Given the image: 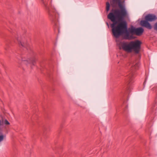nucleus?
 <instances>
[{
	"label": "nucleus",
	"mask_w": 157,
	"mask_h": 157,
	"mask_svg": "<svg viewBox=\"0 0 157 157\" xmlns=\"http://www.w3.org/2000/svg\"><path fill=\"white\" fill-rule=\"evenodd\" d=\"M127 30L128 32V35H127V33H123L120 35H119L118 37L115 36L114 35L113 33V35L116 38H118L119 36L121 35H124V38L126 39H129V34L130 33H131L132 34H136V28H134L133 26H132L131 28H129V31L128 29V27H127Z\"/></svg>",
	"instance_id": "obj_7"
},
{
	"label": "nucleus",
	"mask_w": 157,
	"mask_h": 157,
	"mask_svg": "<svg viewBox=\"0 0 157 157\" xmlns=\"http://www.w3.org/2000/svg\"><path fill=\"white\" fill-rule=\"evenodd\" d=\"M141 42L138 40L132 41L129 43L123 42L121 43L122 49L128 52L133 51L136 54L139 53L140 48Z\"/></svg>",
	"instance_id": "obj_3"
},
{
	"label": "nucleus",
	"mask_w": 157,
	"mask_h": 157,
	"mask_svg": "<svg viewBox=\"0 0 157 157\" xmlns=\"http://www.w3.org/2000/svg\"><path fill=\"white\" fill-rule=\"evenodd\" d=\"M124 1L121 0H112L110 4L113 7L118 6L120 9H112L107 16L108 19H110L113 23L111 25L112 32L116 37L124 33L128 35L127 30V23L124 21V19L128 15L124 4Z\"/></svg>",
	"instance_id": "obj_1"
},
{
	"label": "nucleus",
	"mask_w": 157,
	"mask_h": 157,
	"mask_svg": "<svg viewBox=\"0 0 157 157\" xmlns=\"http://www.w3.org/2000/svg\"><path fill=\"white\" fill-rule=\"evenodd\" d=\"M41 0L50 18L54 19L56 13L55 12L56 9L54 7L52 6L51 2L49 4V0Z\"/></svg>",
	"instance_id": "obj_4"
},
{
	"label": "nucleus",
	"mask_w": 157,
	"mask_h": 157,
	"mask_svg": "<svg viewBox=\"0 0 157 157\" xmlns=\"http://www.w3.org/2000/svg\"><path fill=\"white\" fill-rule=\"evenodd\" d=\"M21 60L22 62H26L27 63L29 62L30 63L31 65V68H32V67L31 65H33L34 66L35 65L36 61L37 60V59L35 58H34L31 59H30L29 60H25L23 58H21Z\"/></svg>",
	"instance_id": "obj_8"
},
{
	"label": "nucleus",
	"mask_w": 157,
	"mask_h": 157,
	"mask_svg": "<svg viewBox=\"0 0 157 157\" xmlns=\"http://www.w3.org/2000/svg\"><path fill=\"white\" fill-rule=\"evenodd\" d=\"M18 43L21 47L26 48L27 50L30 49L29 45L27 43L26 41L23 38L21 37H16Z\"/></svg>",
	"instance_id": "obj_6"
},
{
	"label": "nucleus",
	"mask_w": 157,
	"mask_h": 157,
	"mask_svg": "<svg viewBox=\"0 0 157 157\" xmlns=\"http://www.w3.org/2000/svg\"><path fill=\"white\" fill-rule=\"evenodd\" d=\"M144 31V29L142 27L136 28V34L137 36L141 35Z\"/></svg>",
	"instance_id": "obj_9"
},
{
	"label": "nucleus",
	"mask_w": 157,
	"mask_h": 157,
	"mask_svg": "<svg viewBox=\"0 0 157 157\" xmlns=\"http://www.w3.org/2000/svg\"><path fill=\"white\" fill-rule=\"evenodd\" d=\"M25 63V64H27V63Z\"/></svg>",
	"instance_id": "obj_14"
},
{
	"label": "nucleus",
	"mask_w": 157,
	"mask_h": 157,
	"mask_svg": "<svg viewBox=\"0 0 157 157\" xmlns=\"http://www.w3.org/2000/svg\"><path fill=\"white\" fill-rule=\"evenodd\" d=\"M110 8V4L108 2H107L106 3V10L107 11H108Z\"/></svg>",
	"instance_id": "obj_11"
},
{
	"label": "nucleus",
	"mask_w": 157,
	"mask_h": 157,
	"mask_svg": "<svg viewBox=\"0 0 157 157\" xmlns=\"http://www.w3.org/2000/svg\"><path fill=\"white\" fill-rule=\"evenodd\" d=\"M106 24H107V25L109 27V24L108 23V22L106 23Z\"/></svg>",
	"instance_id": "obj_13"
},
{
	"label": "nucleus",
	"mask_w": 157,
	"mask_h": 157,
	"mask_svg": "<svg viewBox=\"0 0 157 157\" xmlns=\"http://www.w3.org/2000/svg\"><path fill=\"white\" fill-rule=\"evenodd\" d=\"M1 122L2 124L6 125H8L10 124L9 122L6 119L2 118V120H1Z\"/></svg>",
	"instance_id": "obj_10"
},
{
	"label": "nucleus",
	"mask_w": 157,
	"mask_h": 157,
	"mask_svg": "<svg viewBox=\"0 0 157 157\" xmlns=\"http://www.w3.org/2000/svg\"><path fill=\"white\" fill-rule=\"evenodd\" d=\"M145 20H142L141 21V25L148 29H151L152 28V26L148 21H152L156 20V16L154 15L149 14L145 16Z\"/></svg>",
	"instance_id": "obj_5"
},
{
	"label": "nucleus",
	"mask_w": 157,
	"mask_h": 157,
	"mask_svg": "<svg viewBox=\"0 0 157 157\" xmlns=\"http://www.w3.org/2000/svg\"><path fill=\"white\" fill-rule=\"evenodd\" d=\"M154 28L155 30L157 31V22L154 25Z\"/></svg>",
	"instance_id": "obj_12"
},
{
	"label": "nucleus",
	"mask_w": 157,
	"mask_h": 157,
	"mask_svg": "<svg viewBox=\"0 0 157 157\" xmlns=\"http://www.w3.org/2000/svg\"><path fill=\"white\" fill-rule=\"evenodd\" d=\"M139 65V62L136 61H131L129 64L128 68L129 69V71L124 78L126 83L128 86L134 82L135 71L138 68Z\"/></svg>",
	"instance_id": "obj_2"
}]
</instances>
